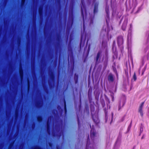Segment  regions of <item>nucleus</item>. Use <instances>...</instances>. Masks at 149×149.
I'll return each instance as SVG.
<instances>
[{"label":"nucleus","mask_w":149,"mask_h":149,"mask_svg":"<svg viewBox=\"0 0 149 149\" xmlns=\"http://www.w3.org/2000/svg\"><path fill=\"white\" fill-rule=\"evenodd\" d=\"M139 111L140 113L141 116H142L143 115V111L142 110V106H141L139 109Z\"/></svg>","instance_id":"f257e3e1"},{"label":"nucleus","mask_w":149,"mask_h":149,"mask_svg":"<svg viewBox=\"0 0 149 149\" xmlns=\"http://www.w3.org/2000/svg\"><path fill=\"white\" fill-rule=\"evenodd\" d=\"M139 111L140 113L141 116H142L143 115V111L142 110V106H141L139 109Z\"/></svg>","instance_id":"f03ea898"},{"label":"nucleus","mask_w":149,"mask_h":149,"mask_svg":"<svg viewBox=\"0 0 149 149\" xmlns=\"http://www.w3.org/2000/svg\"><path fill=\"white\" fill-rule=\"evenodd\" d=\"M109 80L110 81H112L113 80V77L112 75L110 74L109 76Z\"/></svg>","instance_id":"7ed1b4c3"},{"label":"nucleus","mask_w":149,"mask_h":149,"mask_svg":"<svg viewBox=\"0 0 149 149\" xmlns=\"http://www.w3.org/2000/svg\"><path fill=\"white\" fill-rule=\"evenodd\" d=\"M134 80L135 81L136 79V77L135 75L134 76Z\"/></svg>","instance_id":"20e7f679"},{"label":"nucleus","mask_w":149,"mask_h":149,"mask_svg":"<svg viewBox=\"0 0 149 149\" xmlns=\"http://www.w3.org/2000/svg\"><path fill=\"white\" fill-rule=\"evenodd\" d=\"M23 1H24V0H22Z\"/></svg>","instance_id":"39448f33"}]
</instances>
